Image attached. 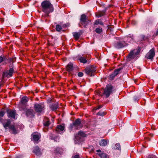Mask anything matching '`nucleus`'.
I'll return each mask as SVG.
<instances>
[{
	"mask_svg": "<svg viewBox=\"0 0 158 158\" xmlns=\"http://www.w3.org/2000/svg\"><path fill=\"white\" fill-rule=\"evenodd\" d=\"M41 5L43 11L46 14L47 16H49L50 13L52 12L54 10L52 5L49 1H45L43 2Z\"/></svg>",
	"mask_w": 158,
	"mask_h": 158,
	"instance_id": "f257e3e1",
	"label": "nucleus"
},
{
	"mask_svg": "<svg viewBox=\"0 0 158 158\" xmlns=\"http://www.w3.org/2000/svg\"><path fill=\"white\" fill-rule=\"evenodd\" d=\"M113 91L114 89L113 86L110 84H109L106 86L104 89L103 93V95L106 98H107L112 94Z\"/></svg>",
	"mask_w": 158,
	"mask_h": 158,
	"instance_id": "f03ea898",
	"label": "nucleus"
},
{
	"mask_svg": "<svg viewBox=\"0 0 158 158\" xmlns=\"http://www.w3.org/2000/svg\"><path fill=\"white\" fill-rule=\"evenodd\" d=\"M140 51L139 48L134 49L131 51L129 53L127 58L128 61L136 58Z\"/></svg>",
	"mask_w": 158,
	"mask_h": 158,
	"instance_id": "7ed1b4c3",
	"label": "nucleus"
},
{
	"mask_svg": "<svg viewBox=\"0 0 158 158\" xmlns=\"http://www.w3.org/2000/svg\"><path fill=\"white\" fill-rule=\"evenodd\" d=\"M86 136L85 133L82 131H79L78 133L76 134L75 136V141L76 143H79L83 140V138Z\"/></svg>",
	"mask_w": 158,
	"mask_h": 158,
	"instance_id": "20e7f679",
	"label": "nucleus"
},
{
	"mask_svg": "<svg viewBox=\"0 0 158 158\" xmlns=\"http://www.w3.org/2000/svg\"><path fill=\"white\" fill-rule=\"evenodd\" d=\"M82 126L81 119L78 118L75 120L73 124L70 125V127L71 129L74 128L75 129H78L81 127Z\"/></svg>",
	"mask_w": 158,
	"mask_h": 158,
	"instance_id": "39448f33",
	"label": "nucleus"
},
{
	"mask_svg": "<svg viewBox=\"0 0 158 158\" xmlns=\"http://www.w3.org/2000/svg\"><path fill=\"white\" fill-rule=\"evenodd\" d=\"M96 68L94 66L87 68L85 69L86 73L90 76H94L96 71Z\"/></svg>",
	"mask_w": 158,
	"mask_h": 158,
	"instance_id": "423d86ee",
	"label": "nucleus"
},
{
	"mask_svg": "<svg viewBox=\"0 0 158 158\" xmlns=\"http://www.w3.org/2000/svg\"><path fill=\"white\" fill-rule=\"evenodd\" d=\"M34 108L37 112H42L44 110V106L43 103H36L35 105Z\"/></svg>",
	"mask_w": 158,
	"mask_h": 158,
	"instance_id": "0eeeda50",
	"label": "nucleus"
},
{
	"mask_svg": "<svg viewBox=\"0 0 158 158\" xmlns=\"http://www.w3.org/2000/svg\"><path fill=\"white\" fill-rule=\"evenodd\" d=\"M127 44L124 41H119L114 44V47L117 48H123L127 46Z\"/></svg>",
	"mask_w": 158,
	"mask_h": 158,
	"instance_id": "6e6552de",
	"label": "nucleus"
},
{
	"mask_svg": "<svg viewBox=\"0 0 158 158\" xmlns=\"http://www.w3.org/2000/svg\"><path fill=\"white\" fill-rule=\"evenodd\" d=\"M80 20L81 23L84 25L85 27L89 23V21L87 20L86 16L85 14H83L81 15Z\"/></svg>",
	"mask_w": 158,
	"mask_h": 158,
	"instance_id": "1a4fd4ad",
	"label": "nucleus"
},
{
	"mask_svg": "<svg viewBox=\"0 0 158 158\" xmlns=\"http://www.w3.org/2000/svg\"><path fill=\"white\" fill-rule=\"evenodd\" d=\"M155 55V50L154 48H152L151 49L147 54L146 56L148 59L152 60Z\"/></svg>",
	"mask_w": 158,
	"mask_h": 158,
	"instance_id": "9d476101",
	"label": "nucleus"
},
{
	"mask_svg": "<svg viewBox=\"0 0 158 158\" xmlns=\"http://www.w3.org/2000/svg\"><path fill=\"white\" fill-rule=\"evenodd\" d=\"M31 136L34 142L37 143L40 137V134L38 133H34L32 134Z\"/></svg>",
	"mask_w": 158,
	"mask_h": 158,
	"instance_id": "9b49d317",
	"label": "nucleus"
},
{
	"mask_svg": "<svg viewBox=\"0 0 158 158\" xmlns=\"http://www.w3.org/2000/svg\"><path fill=\"white\" fill-rule=\"evenodd\" d=\"M7 113L9 118H15L16 114V112L15 110H8Z\"/></svg>",
	"mask_w": 158,
	"mask_h": 158,
	"instance_id": "f8f14e48",
	"label": "nucleus"
},
{
	"mask_svg": "<svg viewBox=\"0 0 158 158\" xmlns=\"http://www.w3.org/2000/svg\"><path fill=\"white\" fill-rule=\"evenodd\" d=\"M98 154L101 158H109V156L106 153L102 152L100 150H98L96 151Z\"/></svg>",
	"mask_w": 158,
	"mask_h": 158,
	"instance_id": "ddd939ff",
	"label": "nucleus"
},
{
	"mask_svg": "<svg viewBox=\"0 0 158 158\" xmlns=\"http://www.w3.org/2000/svg\"><path fill=\"white\" fill-rule=\"evenodd\" d=\"M64 127L63 125H60L57 126L56 131L57 133L61 134L64 132Z\"/></svg>",
	"mask_w": 158,
	"mask_h": 158,
	"instance_id": "4468645a",
	"label": "nucleus"
},
{
	"mask_svg": "<svg viewBox=\"0 0 158 158\" xmlns=\"http://www.w3.org/2000/svg\"><path fill=\"white\" fill-rule=\"evenodd\" d=\"M2 124L4 128L6 130L8 128H9L11 126L10 125V120L8 119L6 120V122L3 123Z\"/></svg>",
	"mask_w": 158,
	"mask_h": 158,
	"instance_id": "2eb2a0df",
	"label": "nucleus"
},
{
	"mask_svg": "<svg viewBox=\"0 0 158 158\" xmlns=\"http://www.w3.org/2000/svg\"><path fill=\"white\" fill-rule=\"evenodd\" d=\"M33 152L37 156L40 155L41 154L40 149L37 146L34 147Z\"/></svg>",
	"mask_w": 158,
	"mask_h": 158,
	"instance_id": "dca6fc26",
	"label": "nucleus"
},
{
	"mask_svg": "<svg viewBox=\"0 0 158 158\" xmlns=\"http://www.w3.org/2000/svg\"><path fill=\"white\" fill-rule=\"evenodd\" d=\"M26 115L29 117L31 118L34 116V113L32 110H27L26 112Z\"/></svg>",
	"mask_w": 158,
	"mask_h": 158,
	"instance_id": "f3484780",
	"label": "nucleus"
},
{
	"mask_svg": "<svg viewBox=\"0 0 158 158\" xmlns=\"http://www.w3.org/2000/svg\"><path fill=\"white\" fill-rule=\"evenodd\" d=\"M62 151V149L61 148L57 147L55 148L54 153L55 154V155H56V156H58L60 154Z\"/></svg>",
	"mask_w": 158,
	"mask_h": 158,
	"instance_id": "a211bd4d",
	"label": "nucleus"
},
{
	"mask_svg": "<svg viewBox=\"0 0 158 158\" xmlns=\"http://www.w3.org/2000/svg\"><path fill=\"white\" fill-rule=\"evenodd\" d=\"M73 69V64L71 62L69 63L66 67V70L69 72L72 71Z\"/></svg>",
	"mask_w": 158,
	"mask_h": 158,
	"instance_id": "6ab92c4d",
	"label": "nucleus"
},
{
	"mask_svg": "<svg viewBox=\"0 0 158 158\" xmlns=\"http://www.w3.org/2000/svg\"><path fill=\"white\" fill-rule=\"evenodd\" d=\"M109 142L108 140L102 139L99 142V145L101 146H106Z\"/></svg>",
	"mask_w": 158,
	"mask_h": 158,
	"instance_id": "aec40b11",
	"label": "nucleus"
},
{
	"mask_svg": "<svg viewBox=\"0 0 158 158\" xmlns=\"http://www.w3.org/2000/svg\"><path fill=\"white\" fill-rule=\"evenodd\" d=\"M78 58L80 62L81 63L84 64L86 63L87 62V60L85 57L79 56Z\"/></svg>",
	"mask_w": 158,
	"mask_h": 158,
	"instance_id": "412c9836",
	"label": "nucleus"
},
{
	"mask_svg": "<svg viewBox=\"0 0 158 158\" xmlns=\"http://www.w3.org/2000/svg\"><path fill=\"white\" fill-rule=\"evenodd\" d=\"M14 72V69L12 68H11L9 70L6 72V76L7 77H10L12 76Z\"/></svg>",
	"mask_w": 158,
	"mask_h": 158,
	"instance_id": "4be33fe9",
	"label": "nucleus"
},
{
	"mask_svg": "<svg viewBox=\"0 0 158 158\" xmlns=\"http://www.w3.org/2000/svg\"><path fill=\"white\" fill-rule=\"evenodd\" d=\"M28 98L27 97H23L21 100V103L23 105L25 104L28 102Z\"/></svg>",
	"mask_w": 158,
	"mask_h": 158,
	"instance_id": "5701e85b",
	"label": "nucleus"
},
{
	"mask_svg": "<svg viewBox=\"0 0 158 158\" xmlns=\"http://www.w3.org/2000/svg\"><path fill=\"white\" fill-rule=\"evenodd\" d=\"M58 107V104L57 103L52 104L50 106V108L52 110H54L57 109Z\"/></svg>",
	"mask_w": 158,
	"mask_h": 158,
	"instance_id": "b1692460",
	"label": "nucleus"
},
{
	"mask_svg": "<svg viewBox=\"0 0 158 158\" xmlns=\"http://www.w3.org/2000/svg\"><path fill=\"white\" fill-rule=\"evenodd\" d=\"M10 130H11L12 131V133L14 134H16L17 133V131L15 129V126L14 125H11L10 128H9Z\"/></svg>",
	"mask_w": 158,
	"mask_h": 158,
	"instance_id": "393cba45",
	"label": "nucleus"
},
{
	"mask_svg": "<svg viewBox=\"0 0 158 158\" xmlns=\"http://www.w3.org/2000/svg\"><path fill=\"white\" fill-rule=\"evenodd\" d=\"M112 147L114 149H118V150H121L120 145L119 143H117L113 145Z\"/></svg>",
	"mask_w": 158,
	"mask_h": 158,
	"instance_id": "a878e982",
	"label": "nucleus"
},
{
	"mask_svg": "<svg viewBox=\"0 0 158 158\" xmlns=\"http://www.w3.org/2000/svg\"><path fill=\"white\" fill-rule=\"evenodd\" d=\"M94 24L98 25V24H100L101 25H103V24L102 22L100 19H98L96 20L95 23Z\"/></svg>",
	"mask_w": 158,
	"mask_h": 158,
	"instance_id": "bb28decb",
	"label": "nucleus"
},
{
	"mask_svg": "<svg viewBox=\"0 0 158 158\" xmlns=\"http://www.w3.org/2000/svg\"><path fill=\"white\" fill-rule=\"evenodd\" d=\"M50 139L53 140L54 141L57 142L59 140V138L58 136H56V137H53L52 136H50Z\"/></svg>",
	"mask_w": 158,
	"mask_h": 158,
	"instance_id": "cd10ccee",
	"label": "nucleus"
},
{
	"mask_svg": "<svg viewBox=\"0 0 158 158\" xmlns=\"http://www.w3.org/2000/svg\"><path fill=\"white\" fill-rule=\"evenodd\" d=\"M43 123L44 124V125L45 126H48L50 124L49 121V119H48V118L47 119V121H45L44 120L43 121Z\"/></svg>",
	"mask_w": 158,
	"mask_h": 158,
	"instance_id": "c85d7f7f",
	"label": "nucleus"
},
{
	"mask_svg": "<svg viewBox=\"0 0 158 158\" xmlns=\"http://www.w3.org/2000/svg\"><path fill=\"white\" fill-rule=\"evenodd\" d=\"M96 32L98 34L100 33L102 31V29L101 27H98L95 30Z\"/></svg>",
	"mask_w": 158,
	"mask_h": 158,
	"instance_id": "c756f323",
	"label": "nucleus"
},
{
	"mask_svg": "<svg viewBox=\"0 0 158 158\" xmlns=\"http://www.w3.org/2000/svg\"><path fill=\"white\" fill-rule=\"evenodd\" d=\"M122 69V68H119L117 69H116L113 73L116 76L118 73L119 71Z\"/></svg>",
	"mask_w": 158,
	"mask_h": 158,
	"instance_id": "7c9ffc66",
	"label": "nucleus"
},
{
	"mask_svg": "<svg viewBox=\"0 0 158 158\" xmlns=\"http://www.w3.org/2000/svg\"><path fill=\"white\" fill-rule=\"evenodd\" d=\"M73 35L74 38L76 39H78L80 37V34L77 32H74L73 33Z\"/></svg>",
	"mask_w": 158,
	"mask_h": 158,
	"instance_id": "2f4dec72",
	"label": "nucleus"
},
{
	"mask_svg": "<svg viewBox=\"0 0 158 158\" xmlns=\"http://www.w3.org/2000/svg\"><path fill=\"white\" fill-rule=\"evenodd\" d=\"M62 29V27L61 26L57 25L56 26V30L58 31H61Z\"/></svg>",
	"mask_w": 158,
	"mask_h": 158,
	"instance_id": "473e14b6",
	"label": "nucleus"
},
{
	"mask_svg": "<svg viewBox=\"0 0 158 158\" xmlns=\"http://www.w3.org/2000/svg\"><path fill=\"white\" fill-rule=\"evenodd\" d=\"M133 35H131V37L128 36L127 37L128 41L129 40V42H130L131 40H132L133 39Z\"/></svg>",
	"mask_w": 158,
	"mask_h": 158,
	"instance_id": "72a5a7b5",
	"label": "nucleus"
},
{
	"mask_svg": "<svg viewBox=\"0 0 158 158\" xmlns=\"http://www.w3.org/2000/svg\"><path fill=\"white\" fill-rule=\"evenodd\" d=\"M115 76L113 73L110 76V78L112 80Z\"/></svg>",
	"mask_w": 158,
	"mask_h": 158,
	"instance_id": "f704fd0d",
	"label": "nucleus"
},
{
	"mask_svg": "<svg viewBox=\"0 0 158 158\" xmlns=\"http://www.w3.org/2000/svg\"><path fill=\"white\" fill-rule=\"evenodd\" d=\"M83 75V73L82 72H79L78 73V76L79 77H82Z\"/></svg>",
	"mask_w": 158,
	"mask_h": 158,
	"instance_id": "c9c22d12",
	"label": "nucleus"
},
{
	"mask_svg": "<svg viewBox=\"0 0 158 158\" xmlns=\"http://www.w3.org/2000/svg\"><path fill=\"white\" fill-rule=\"evenodd\" d=\"M5 114V113L3 111H1L0 112V116L3 117Z\"/></svg>",
	"mask_w": 158,
	"mask_h": 158,
	"instance_id": "e433bc0d",
	"label": "nucleus"
},
{
	"mask_svg": "<svg viewBox=\"0 0 158 158\" xmlns=\"http://www.w3.org/2000/svg\"><path fill=\"white\" fill-rule=\"evenodd\" d=\"M97 114L100 116H103L104 115V114L103 113L99 112L97 113Z\"/></svg>",
	"mask_w": 158,
	"mask_h": 158,
	"instance_id": "4c0bfd02",
	"label": "nucleus"
},
{
	"mask_svg": "<svg viewBox=\"0 0 158 158\" xmlns=\"http://www.w3.org/2000/svg\"><path fill=\"white\" fill-rule=\"evenodd\" d=\"M74 158H79V155H76L74 156Z\"/></svg>",
	"mask_w": 158,
	"mask_h": 158,
	"instance_id": "58836bf2",
	"label": "nucleus"
},
{
	"mask_svg": "<svg viewBox=\"0 0 158 158\" xmlns=\"http://www.w3.org/2000/svg\"><path fill=\"white\" fill-rule=\"evenodd\" d=\"M3 60V58L2 57H0V63Z\"/></svg>",
	"mask_w": 158,
	"mask_h": 158,
	"instance_id": "ea45409f",
	"label": "nucleus"
},
{
	"mask_svg": "<svg viewBox=\"0 0 158 158\" xmlns=\"http://www.w3.org/2000/svg\"><path fill=\"white\" fill-rule=\"evenodd\" d=\"M102 106H99L98 107V108H97L95 109V110H97V109H100V108H102Z\"/></svg>",
	"mask_w": 158,
	"mask_h": 158,
	"instance_id": "a19ab883",
	"label": "nucleus"
},
{
	"mask_svg": "<svg viewBox=\"0 0 158 158\" xmlns=\"http://www.w3.org/2000/svg\"><path fill=\"white\" fill-rule=\"evenodd\" d=\"M158 35V30L157 31L156 33V35Z\"/></svg>",
	"mask_w": 158,
	"mask_h": 158,
	"instance_id": "79ce46f5",
	"label": "nucleus"
},
{
	"mask_svg": "<svg viewBox=\"0 0 158 158\" xmlns=\"http://www.w3.org/2000/svg\"><path fill=\"white\" fill-rule=\"evenodd\" d=\"M151 158H157L156 156H153V157H152Z\"/></svg>",
	"mask_w": 158,
	"mask_h": 158,
	"instance_id": "37998d69",
	"label": "nucleus"
}]
</instances>
